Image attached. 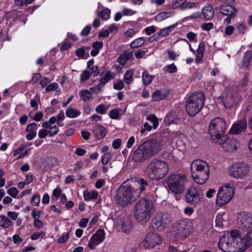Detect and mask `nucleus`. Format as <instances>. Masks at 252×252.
Returning <instances> with one entry per match:
<instances>
[{
  "label": "nucleus",
  "instance_id": "nucleus-1",
  "mask_svg": "<svg viewBox=\"0 0 252 252\" xmlns=\"http://www.w3.org/2000/svg\"><path fill=\"white\" fill-rule=\"evenodd\" d=\"M136 188L122 184L120 187L116 196L117 203L121 206H126L134 202L148 186V183L143 178L137 181Z\"/></svg>",
  "mask_w": 252,
  "mask_h": 252
},
{
  "label": "nucleus",
  "instance_id": "nucleus-2",
  "mask_svg": "<svg viewBox=\"0 0 252 252\" xmlns=\"http://www.w3.org/2000/svg\"><path fill=\"white\" fill-rule=\"evenodd\" d=\"M157 143L155 141H146L140 145L130 154L132 159L136 162H143L154 156L157 151Z\"/></svg>",
  "mask_w": 252,
  "mask_h": 252
},
{
  "label": "nucleus",
  "instance_id": "nucleus-3",
  "mask_svg": "<svg viewBox=\"0 0 252 252\" xmlns=\"http://www.w3.org/2000/svg\"><path fill=\"white\" fill-rule=\"evenodd\" d=\"M167 163L157 158L152 159L147 165L145 170L146 175L153 180H159L168 173Z\"/></svg>",
  "mask_w": 252,
  "mask_h": 252
},
{
  "label": "nucleus",
  "instance_id": "nucleus-4",
  "mask_svg": "<svg viewBox=\"0 0 252 252\" xmlns=\"http://www.w3.org/2000/svg\"><path fill=\"white\" fill-rule=\"evenodd\" d=\"M190 170L193 180L198 184H204L210 175V169L207 163L200 159L194 160L191 164Z\"/></svg>",
  "mask_w": 252,
  "mask_h": 252
},
{
  "label": "nucleus",
  "instance_id": "nucleus-5",
  "mask_svg": "<svg viewBox=\"0 0 252 252\" xmlns=\"http://www.w3.org/2000/svg\"><path fill=\"white\" fill-rule=\"evenodd\" d=\"M154 208L153 201L148 198H141L136 204L134 208V216L138 221L147 220L150 217V213Z\"/></svg>",
  "mask_w": 252,
  "mask_h": 252
},
{
  "label": "nucleus",
  "instance_id": "nucleus-6",
  "mask_svg": "<svg viewBox=\"0 0 252 252\" xmlns=\"http://www.w3.org/2000/svg\"><path fill=\"white\" fill-rule=\"evenodd\" d=\"M205 96L201 92H195L188 98L186 111L190 116H194L202 109L204 105Z\"/></svg>",
  "mask_w": 252,
  "mask_h": 252
},
{
  "label": "nucleus",
  "instance_id": "nucleus-7",
  "mask_svg": "<svg viewBox=\"0 0 252 252\" xmlns=\"http://www.w3.org/2000/svg\"><path fill=\"white\" fill-rule=\"evenodd\" d=\"M226 129V124L223 119L216 117L211 120L209 126V134L214 142L220 140L224 135Z\"/></svg>",
  "mask_w": 252,
  "mask_h": 252
},
{
  "label": "nucleus",
  "instance_id": "nucleus-8",
  "mask_svg": "<svg viewBox=\"0 0 252 252\" xmlns=\"http://www.w3.org/2000/svg\"><path fill=\"white\" fill-rule=\"evenodd\" d=\"M186 176L180 174H171L167 180V185L170 190L175 194H180L185 189Z\"/></svg>",
  "mask_w": 252,
  "mask_h": 252
},
{
  "label": "nucleus",
  "instance_id": "nucleus-9",
  "mask_svg": "<svg viewBox=\"0 0 252 252\" xmlns=\"http://www.w3.org/2000/svg\"><path fill=\"white\" fill-rule=\"evenodd\" d=\"M230 240L232 242V246L236 247L242 252L245 251L250 247V242L249 236H247V233L245 235H242L239 231L237 230H232L230 232Z\"/></svg>",
  "mask_w": 252,
  "mask_h": 252
},
{
  "label": "nucleus",
  "instance_id": "nucleus-10",
  "mask_svg": "<svg viewBox=\"0 0 252 252\" xmlns=\"http://www.w3.org/2000/svg\"><path fill=\"white\" fill-rule=\"evenodd\" d=\"M171 222L170 215L167 213H158L152 220L151 227L155 231L161 232L168 227Z\"/></svg>",
  "mask_w": 252,
  "mask_h": 252
},
{
  "label": "nucleus",
  "instance_id": "nucleus-11",
  "mask_svg": "<svg viewBox=\"0 0 252 252\" xmlns=\"http://www.w3.org/2000/svg\"><path fill=\"white\" fill-rule=\"evenodd\" d=\"M249 172V165L243 162L232 164L228 170L229 175L231 177L237 179H242L245 178Z\"/></svg>",
  "mask_w": 252,
  "mask_h": 252
},
{
  "label": "nucleus",
  "instance_id": "nucleus-12",
  "mask_svg": "<svg viewBox=\"0 0 252 252\" xmlns=\"http://www.w3.org/2000/svg\"><path fill=\"white\" fill-rule=\"evenodd\" d=\"M234 193V190L232 188L225 187L224 188L220 189L217 196L216 204L219 206H222L231 200Z\"/></svg>",
  "mask_w": 252,
  "mask_h": 252
},
{
  "label": "nucleus",
  "instance_id": "nucleus-13",
  "mask_svg": "<svg viewBox=\"0 0 252 252\" xmlns=\"http://www.w3.org/2000/svg\"><path fill=\"white\" fill-rule=\"evenodd\" d=\"M219 9L222 15L226 16L223 20V23L225 25L230 24L231 20L236 17L238 12V9L230 4L221 5L219 6Z\"/></svg>",
  "mask_w": 252,
  "mask_h": 252
},
{
  "label": "nucleus",
  "instance_id": "nucleus-14",
  "mask_svg": "<svg viewBox=\"0 0 252 252\" xmlns=\"http://www.w3.org/2000/svg\"><path fill=\"white\" fill-rule=\"evenodd\" d=\"M215 142L221 145L222 148L225 152H232L239 146V143L236 139L228 138L226 135L223 136Z\"/></svg>",
  "mask_w": 252,
  "mask_h": 252
},
{
  "label": "nucleus",
  "instance_id": "nucleus-15",
  "mask_svg": "<svg viewBox=\"0 0 252 252\" xmlns=\"http://www.w3.org/2000/svg\"><path fill=\"white\" fill-rule=\"evenodd\" d=\"M162 241L161 237L157 233H150L146 235L142 244L145 249H152L159 245Z\"/></svg>",
  "mask_w": 252,
  "mask_h": 252
},
{
  "label": "nucleus",
  "instance_id": "nucleus-16",
  "mask_svg": "<svg viewBox=\"0 0 252 252\" xmlns=\"http://www.w3.org/2000/svg\"><path fill=\"white\" fill-rule=\"evenodd\" d=\"M200 190L194 187L189 188L185 194L186 202L191 205H196L201 200Z\"/></svg>",
  "mask_w": 252,
  "mask_h": 252
},
{
  "label": "nucleus",
  "instance_id": "nucleus-17",
  "mask_svg": "<svg viewBox=\"0 0 252 252\" xmlns=\"http://www.w3.org/2000/svg\"><path fill=\"white\" fill-rule=\"evenodd\" d=\"M105 237V232L103 229L99 228L91 237L88 247L94 249L96 246L102 242Z\"/></svg>",
  "mask_w": 252,
  "mask_h": 252
},
{
  "label": "nucleus",
  "instance_id": "nucleus-18",
  "mask_svg": "<svg viewBox=\"0 0 252 252\" xmlns=\"http://www.w3.org/2000/svg\"><path fill=\"white\" fill-rule=\"evenodd\" d=\"M240 96L237 92L228 93L225 97L222 100L224 106L226 109H229L233 107L236 104H238L240 101Z\"/></svg>",
  "mask_w": 252,
  "mask_h": 252
},
{
  "label": "nucleus",
  "instance_id": "nucleus-19",
  "mask_svg": "<svg viewBox=\"0 0 252 252\" xmlns=\"http://www.w3.org/2000/svg\"><path fill=\"white\" fill-rule=\"evenodd\" d=\"M247 127V123L246 119L243 118L234 123L228 133L231 134H239L246 131Z\"/></svg>",
  "mask_w": 252,
  "mask_h": 252
},
{
  "label": "nucleus",
  "instance_id": "nucleus-20",
  "mask_svg": "<svg viewBox=\"0 0 252 252\" xmlns=\"http://www.w3.org/2000/svg\"><path fill=\"white\" fill-rule=\"evenodd\" d=\"M219 248L222 252H230L229 248L233 247L230 240V233L226 236L223 234L220 238L218 243Z\"/></svg>",
  "mask_w": 252,
  "mask_h": 252
},
{
  "label": "nucleus",
  "instance_id": "nucleus-21",
  "mask_svg": "<svg viewBox=\"0 0 252 252\" xmlns=\"http://www.w3.org/2000/svg\"><path fill=\"white\" fill-rule=\"evenodd\" d=\"M132 58H133L132 52L126 50L120 55L117 58V62L122 66H124L126 65V63Z\"/></svg>",
  "mask_w": 252,
  "mask_h": 252
},
{
  "label": "nucleus",
  "instance_id": "nucleus-22",
  "mask_svg": "<svg viewBox=\"0 0 252 252\" xmlns=\"http://www.w3.org/2000/svg\"><path fill=\"white\" fill-rule=\"evenodd\" d=\"M37 126V125L35 123H32L27 126L25 130L28 132L26 135L27 140H32L36 137Z\"/></svg>",
  "mask_w": 252,
  "mask_h": 252
},
{
  "label": "nucleus",
  "instance_id": "nucleus-23",
  "mask_svg": "<svg viewBox=\"0 0 252 252\" xmlns=\"http://www.w3.org/2000/svg\"><path fill=\"white\" fill-rule=\"evenodd\" d=\"M201 14L206 20L209 21L212 20L215 15V11L213 7L208 4L203 7L201 9Z\"/></svg>",
  "mask_w": 252,
  "mask_h": 252
},
{
  "label": "nucleus",
  "instance_id": "nucleus-24",
  "mask_svg": "<svg viewBox=\"0 0 252 252\" xmlns=\"http://www.w3.org/2000/svg\"><path fill=\"white\" fill-rule=\"evenodd\" d=\"M252 60V51L247 50L244 53L241 62V68L247 69L249 66Z\"/></svg>",
  "mask_w": 252,
  "mask_h": 252
},
{
  "label": "nucleus",
  "instance_id": "nucleus-25",
  "mask_svg": "<svg viewBox=\"0 0 252 252\" xmlns=\"http://www.w3.org/2000/svg\"><path fill=\"white\" fill-rule=\"evenodd\" d=\"M121 221L122 231L125 233H129L132 229L130 219L127 217H124L121 219Z\"/></svg>",
  "mask_w": 252,
  "mask_h": 252
},
{
  "label": "nucleus",
  "instance_id": "nucleus-26",
  "mask_svg": "<svg viewBox=\"0 0 252 252\" xmlns=\"http://www.w3.org/2000/svg\"><path fill=\"white\" fill-rule=\"evenodd\" d=\"M205 50V44L204 42L202 41L199 43L195 55V62L196 63H201L202 58L204 56V53Z\"/></svg>",
  "mask_w": 252,
  "mask_h": 252
},
{
  "label": "nucleus",
  "instance_id": "nucleus-27",
  "mask_svg": "<svg viewBox=\"0 0 252 252\" xmlns=\"http://www.w3.org/2000/svg\"><path fill=\"white\" fill-rule=\"evenodd\" d=\"M83 197L84 200L88 202L91 199H95L98 197V192L97 191L94 190L92 192L85 190L83 191Z\"/></svg>",
  "mask_w": 252,
  "mask_h": 252
},
{
  "label": "nucleus",
  "instance_id": "nucleus-28",
  "mask_svg": "<svg viewBox=\"0 0 252 252\" xmlns=\"http://www.w3.org/2000/svg\"><path fill=\"white\" fill-rule=\"evenodd\" d=\"M115 76L116 75L114 72H112L110 71H107L104 75L100 78L99 82H101V84L105 85L110 80L114 79Z\"/></svg>",
  "mask_w": 252,
  "mask_h": 252
},
{
  "label": "nucleus",
  "instance_id": "nucleus-29",
  "mask_svg": "<svg viewBox=\"0 0 252 252\" xmlns=\"http://www.w3.org/2000/svg\"><path fill=\"white\" fill-rule=\"evenodd\" d=\"M173 15V12L162 11L158 14L155 17V20L158 22H160L169 17L172 16Z\"/></svg>",
  "mask_w": 252,
  "mask_h": 252
},
{
  "label": "nucleus",
  "instance_id": "nucleus-30",
  "mask_svg": "<svg viewBox=\"0 0 252 252\" xmlns=\"http://www.w3.org/2000/svg\"><path fill=\"white\" fill-rule=\"evenodd\" d=\"M243 228H245L248 232L252 230V217L248 216L241 220Z\"/></svg>",
  "mask_w": 252,
  "mask_h": 252
},
{
  "label": "nucleus",
  "instance_id": "nucleus-31",
  "mask_svg": "<svg viewBox=\"0 0 252 252\" xmlns=\"http://www.w3.org/2000/svg\"><path fill=\"white\" fill-rule=\"evenodd\" d=\"M189 233V229L185 228L182 225H179L176 231V235L180 238H185L188 235Z\"/></svg>",
  "mask_w": 252,
  "mask_h": 252
},
{
  "label": "nucleus",
  "instance_id": "nucleus-32",
  "mask_svg": "<svg viewBox=\"0 0 252 252\" xmlns=\"http://www.w3.org/2000/svg\"><path fill=\"white\" fill-rule=\"evenodd\" d=\"M110 10L106 8L101 11H98L97 12V16L100 17L102 20L107 21L110 18Z\"/></svg>",
  "mask_w": 252,
  "mask_h": 252
},
{
  "label": "nucleus",
  "instance_id": "nucleus-33",
  "mask_svg": "<svg viewBox=\"0 0 252 252\" xmlns=\"http://www.w3.org/2000/svg\"><path fill=\"white\" fill-rule=\"evenodd\" d=\"M154 76L151 75L147 71H144L142 73V79L144 85L148 86L153 81Z\"/></svg>",
  "mask_w": 252,
  "mask_h": 252
},
{
  "label": "nucleus",
  "instance_id": "nucleus-34",
  "mask_svg": "<svg viewBox=\"0 0 252 252\" xmlns=\"http://www.w3.org/2000/svg\"><path fill=\"white\" fill-rule=\"evenodd\" d=\"M79 95L81 97L82 100L84 101H89L90 99H92L93 98L92 93L88 90H82L79 93Z\"/></svg>",
  "mask_w": 252,
  "mask_h": 252
},
{
  "label": "nucleus",
  "instance_id": "nucleus-35",
  "mask_svg": "<svg viewBox=\"0 0 252 252\" xmlns=\"http://www.w3.org/2000/svg\"><path fill=\"white\" fill-rule=\"evenodd\" d=\"M175 28V25H173L160 30L158 32V36L164 37L168 35L173 31Z\"/></svg>",
  "mask_w": 252,
  "mask_h": 252
},
{
  "label": "nucleus",
  "instance_id": "nucleus-36",
  "mask_svg": "<svg viewBox=\"0 0 252 252\" xmlns=\"http://www.w3.org/2000/svg\"><path fill=\"white\" fill-rule=\"evenodd\" d=\"M81 114V112L77 110L72 108H67L66 110L65 115L66 116L69 118H75L78 117Z\"/></svg>",
  "mask_w": 252,
  "mask_h": 252
},
{
  "label": "nucleus",
  "instance_id": "nucleus-37",
  "mask_svg": "<svg viewBox=\"0 0 252 252\" xmlns=\"http://www.w3.org/2000/svg\"><path fill=\"white\" fill-rule=\"evenodd\" d=\"M152 97L153 101H157L165 98L167 95L160 90H157L152 94Z\"/></svg>",
  "mask_w": 252,
  "mask_h": 252
},
{
  "label": "nucleus",
  "instance_id": "nucleus-38",
  "mask_svg": "<svg viewBox=\"0 0 252 252\" xmlns=\"http://www.w3.org/2000/svg\"><path fill=\"white\" fill-rule=\"evenodd\" d=\"M187 0H176L174 3L171 4V8L173 9H179L184 11L185 2Z\"/></svg>",
  "mask_w": 252,
  "mask_h": 252
},
{
  "label": "nucleus",
  "instance_id": "nucleus-39",
  "mask_svg": "<svg viewBox=\"0 0 252 252\" xmlns=\"http://www.w3.org/2000/svg\"><path fill=\"white\" fill-rule=\"evenodd\" d=\"M133 70L131 69L126 71L124 77V81L127 84H130L133 81Z\"/></svg>",
  "mask_w": 252,
  "mask_h": 252
},
{
  "label": "nucleus",
  "instance_id": "nucleus-40",
  "mask_svg": "<svg viewBox=\"0 0 252 252\" xmlns=\"http://www.w3.org/2000/svg\"><path fill=\"white\" fill-rule=\"evenodd\" d=\"M12 222L7 217L5 216H0V226L4 228H8L11 226Z\"/></svg>",
  "mask_w": 252,
  "mask_h": 252
},
{
  "label": "nucleus",
  "instance_id": "nucleus-41",
  "mask_svg": "<svg viewBox=\"0 0 252 252\" xmlns=\"http://www.w3.org/2000/svg\"><path fill=\"white\" fill-rule=\"evenodd\" d=\"M145 42V41L143 37H139L134 39L130 43V47L131 48H137L143 45Z\"/></svg>",
  "mask_w": 252,
  "mask_h": 252
},
{
  "label": "nucleus",
  "instance_id": "nucleus-42",
  "mask_svg": "<svg viewBox=\"0 0 252 252\" xmlns=\"http://www.w3.org/2000/svg\"><path fill=\"white\" fill-rule=\"evenodd\" d=\"M93 129L94 131H98V133L100 135V137L101 139L104 138L107 133V131L105 127L100 125L94 126L93 128Z\"/></svg>",
  "mask_w": 252,
  "mask_h": 252
},
{
  "label": "nucleus",
  "instance_id": "nucleus-43",
  "mask_svg": "<svg viewBox=\"0 0 252 252\" xmlns=\"http://www.w3.org/2000/svg\"><path fill=\"white\" fill-rule=\"evenodd\" d=\"M146 120L149 121H150L153 123V127L154 129H156L158 126V118L155 116V114H150L147 117Z\"/></svg>",
  "mask_w": 252,
  "mask_h": 252
},
{
  "label": "nucleus",
  "instance_id": "nucleus-44",
  "mask_svg": "<svg viewBox=\"0 0 252 252\" xmlns=\"http://www.w3.org/2000/svg\"><path fill=\"white\" fill-rule=\"evenodd\" d=\"M40 202V195L38 192H35L32 196L31 203L33 206H38Z\"/></svg>",
  "mask_w": 252,
  "mask_h": 252
},
{
  "label": "nucleus",
  "instance_id": "nucleus-45",
  "mask_svg": "<svg viewBox=\"0 0 252 252\" xmlns=\"http://www.w3.org/2000/svg\"><path fill=\"white\" fill-rule=\"evenodd\" d=\"M108 108L103 104H100L98 105L95 109V111L100 114L104 115L106 113Z\"/></svg>",
  "mask_w": 252,
  "mask_h": 252
},
{
  "label": "nucleus",
  "instance_id": "nucleus-46",
  "mask_svg": "<svg viewBox=\"0 0 252 252\" xmlns=\"http://www.w3.org/2000/svg\"><path fill=\"white\" fill-rule=\"evenodd\" d=\"M112 158V155L110 153H104L101 157V162L103 165L107 164Z\"/></svg>",
  "mask_w": 252,
  "mask_h": 252
},
{
  "label": "nucleus",
  "instance_id": "nucleus-47",
  "mask_svg": "<svg viewBox=\"0 0 252 252\" xmlns=\"http://www.w3.org/2000/svg\"><path fill=\"white\" fill-rule=\"evenodd\" d=\"M199 5L197 2L186 1L185 2L184 10L187 9L198 8Z\"/></svg>",
  "mask_w": 252,
  "mask_h": 252
},
{
  "label": "nucleus",
  "instance_id": "nucleus-48",
  "mask_svg": "<svg viewBox=\"0 0 252 252\" xmlns=\"http://www.w3.org/2000/svg\"><path fill=\"white\" fill-rule=\"evenodd\" d=\"M62 194V191L60 187L55 188L53 191V193L51 196L52 200L54 199V198H56V200L59 198L61 195Z\"/></svg>",
  "mask_w": 252,
  "mask_h": 252
},
{
  "label": "nucleus",
  "instance_id": "nucleus-49",
  "mask_svg": "<svg viewBox=\"0 0 252 252\" xmlns=\"http://www.w3.org/2000/svg\"><path fill=\"white\" fill-rule=\"evenodd\" d=\"M45 232L44 231L41 232H34L30 236L32 240H36L40 237L44 238L45 236Z\"/></svg>",
  "mask_w": 252,
  "mask_h": 252
},
{
  "label": "nucleus",
  "instance_id": "nucleus-50",
  "mask_svg": "<svg viewBox=\"0 0 252 252\" xmlns=\"http://www.w3.org/2000/svg\"><path fill=\"white\" fill-rule=\"evenodd\" d=\"M56 117L57 120L58 125L60 126H63V124H61L60 123V122L61 121L65 119L63 110H61L59 113H58V115Z\"/></svg>",
  "mask_w": 252,
  "mask_h": 252
},
{
  "label": "nucleus",
  "instance_id": "nucleus-51",
  "mask_svg": "<svg viewBox=\"0 0 252 252\" xmlns=\"http://www.w3.org/2000/svg\"><path fill=\"white\" fill-rule=\"evenodd\" d=\"M35 0H15V4L19 6L27 5L32 3Z\"/></svg>",
  "mask_w": 252,
  "mask_h": 252
},
{
  "label": "nucleus",
  "instance_id": "nucleus-52",
  "mask_svg": "<svg viewBox=\"0 0 252 252\" xmlns=\"http://www.w3.org/2000/svg\"><path fill=\"white\" fill-rule=\"evenodd\" d=\"M109 117L114 120H117L119 118L120 114L118 110L116 108L113 109L109 111Z\"/></svg>",
  "mask_w": 252,
  "mask_h": 252
},
{
  "label": "nucleus",
  "instance_id": "nucleus-53",
  "mask_svg": "<svg viewBox=\"0 0 252 252\" xmlns=\"http://www.w3.org/2000/svg\"><path fill=\"white\" fill-rule=\"evenodd\" d=\"M69 233H63L62 236L58 239V243L59 244L64 243L68 239H69Z\"/></svg>",
  "mask_w": 252,
  "mask_h": 252
},
{
  "label": "nucleus",
  "instance_id": "nucleus-54",
  "mask_svg": "<svg viewBox=\"0 0 252 252\" xmlns=\"http://www.w3.org/2000/svg\"><path fill=\"white\" fill-rule=\"evenodd\" d=\"M49 135L50 137H52L57 134L59 131V128L57 126H51L49 129Z\"/></svg>",
  "mask_w": 252,
  "mask_h": 252
},
{
  "label": "nucleus",
  "instance_id": "nucleus-55",
  "mask_svg": "<svg viewBox=\"0 0 252 252\" xmlns=\"http://www.w3.org/2000/svg\"><path fill=\"white\" fill-rule=\"evenodd\" d=\"M124 83L122 80H119L113 84V88L116 90H121L124 88Z\"/></svg>",
  "mask_w": 252,
  "mask_h": 252
},
{
  "label": "nucleus",
  "instance_id": "nucleus-56",
  "mask_svg": "<svg viewBox=\"0 0 252 252\" xmlns=\"http://www.w3.org/2000/svg\"><path fill=\"white\" fill-rule=\"evenodd\" d=\"M214 24L212 23H204L201 24V29L206 31H209L213 28Z\"/></svg>",
  "mask_w": 252,
  "mask_h": 252
},
{
  "label": "nucleus",
  "instance_id": "nucleus-57",
  "mask_svg": "<svg viewBox=\"0 0 252 252\" xmlns=\"http://www.w3.org/2000/svg\"><path fill=\"white\" fill-rule=\"evenodd\" d=\"M91 29L92 27L90 25H87L82 30L80 33L81 35L83 36H88L91 32Z\"/></svg>",
  "mask_w": 252,
  "mask_h": 252
},
{
  "label": "nucleus",
  "instance_id": "nucleus-58",
  "mask_svg": "<svg viewBox=\"0 0 252 252\" xmlns=\"http://www.w3.org/2000/svg\"><path fill=\"white\" fill-rule=\"evenodd\" d=\"M76 56L80 59H84V56L86 53V50L83 47L79 48L76 49L75 52Z\"/></svg>",
  "mask_w": 252,
  "mask_h": 252
},
{
  "label": "nucleus",
  "instance_id": "nucleus-59",
  "mask_svg": "<svg viewBox=\"0 0 252 252\" xmlns=\"http://www.w3.org/2000/svg\"><path fill=\"white\" fill-rule=\"evenodd\" d=\"M7 192L11 197L16 198L18 194V190L16 188L11 187L7 190Z\"/></svg>",
  "mask_w": 252,
  "mask_h": 252
},
{
  "label": "nucleus",
  "instance_id": "nucleus-60",
  "mask_svg": "<svg viewBox=\"0 0 252 252\" xmlns=\"http://www.w3.org/2000/svg\"><path fill=\"white\" fill-rule=\"evenodd\" d=\"M59 87V85L57 83L54 82L50 85H48L46 88V91L47 92L54 91H55Z\"/></svg>",
  "mask_w": 252,
  "mask_h": 252
},
{
  "label": "nucleus",
  "instance_id": "nucleus-61",
  "mask_svg": "<svg viewBox=\"0 0 252 252\" xmlns=\"http://www.w3.org/2000/svg\"><path fill=\"white\" fill-rule=\"evenodd\" d=\"M166 71L170 73H174L177 71V68L173 63L166 66Z\"/></svg>",
  "mask_w": 252,
  "mask_h": 252
},
{
  "label": "nucleus",
  "instance_id": "nucleus-62",
  "mask_svg": "<svg viewBox=\"0 0 252 252\" xmlns=\"http://www.w3.org/2000/svg\"><path fill=\"white\" fill-rule=\"evenodd\" d=\"M91 76L90 72L88 70H85L81 74V81L82 82L85 81L89 79Z\"/></svg>",
  "mask_w": 252,
  "mask_h": 252
},
{
  "label": "nucleus",
  "instance_id": "nucleus-63",
  "mask_svg": "<svg viewBox=\"0 0 252 252\" xmlns=\"http://www.w3.org/2000/svg\"><path fill=\"white\" fill-rule=\"evenodd\" d=\"M235 30V28L233 26H227L224 31V33L226 35H231L233 34Z\"/></svg>",
  "mask_w": 252,
  "mask_h": 252
},
{
  "label": "nucleus",
  "instance_id": "nucleus-64",
  "mask_svg": "<svg viewBox=\"0 0 252 252\" xmlns=\"http://www.w3.org/2000/svg\"><path fill=\"white\" fill-rule=\"evenodd\" d=\"M187 38L190 41H195L197 40L196 34L193 32H189L187 34Z\"/></svg>",
  "mask_w": 252,
  "mask_h": 252
}]
</instances>
